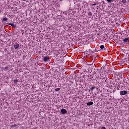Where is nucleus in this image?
I'll return each mask as SVG.
<instances>
[{"mask_svg": "<svg viewBox=\"0 0 129 129\" xmlns=\"http://www.w3.org/2000/svg\"><path fill=\"white\" fill-rule=\"evenodd\" d=\"M92 104H93V102H88L87 103V105H88V106H90V105H92Z\"/></svg>", "mask_w": 129, "mask_h": 129, "instance_id": "0eeeda50", "label": "nucleus"}, {"mask_svg": "<svg viewBox=\"0 0 129 129\" xmlns=\"http://www.w3.org/2000/svg\"><path fill=\"white\" fill-rule=\"evenodd\" d=\"M61 112L62 114H65L66 113H67V110H66V109H61Z\"/></svg>", "mask_w": 129, "mask_h": 129, "instance_id": "20e7f679", "label": "nucleus"}, {"mask_svg": "<svg viewBox=\"0 0 129 129\" xmlns=\"http://www.w3.org/2000/svg\"><path fill=\"white\" fill-rule=\"evenodd\" d=\"M108 4H110L112 2V0H107Z\"/></svg>", "mask_w": 129, "mask_h": 129, "instance_id": "ddd939ff", "label": "nucleus"}, {"mask_svg": "<svg viewBox=\"0 0 129 129\" xmlns=\"http://www.w3.org/2000/svg\"><path fill=\"white\" fill-rule=\"evenodd\" d=\"M122 4H125V3H126V0H122Z\"/></svg>", "mask_w": 129, "mask_h": 129, "instance_id": "4468645a", "label": "nucleus"}, {"mask_svg": "<svg viewBox=\"0 0 129 129\" xmlns=\"http://www.w3.org/2000/svg\"><path fill=\"white\" fill-rule=\"evenodd\" d=\"M59 90H60V88H57L54 89L55 91H59Z\"/></svg>", "mask_w": 129, "mask_h": 129, "instance_id": "f8f14e48", "label": "nucleus"}, {"mask_svg": "<svg viewBox=\"0 0 129 129\" xmlns=\"http://www.w3.org/2000/svg\"><path fill=\"white\" fill-rule=\"evenodd\" d=\"M3 21H4V22H5V21L8 22V18L5 17V18H3Z\"/></svg>", "mask_w": 129, "mask_h": 129, "instance_id": "1a4fd4ad", "label": "nucleus"}, {"mask_svg": "<svg viewBox=\"0 0 129 129\" xmlns=\"http://www.w3.org/2000/svg\"><path fill=\"white\" fill-rule=\"evenodd\" d=\"M93 64V62H90V63H89V65H92Z\"/></svg>", "mask_w": 129, "mask_h": 129, "instance_id": "aec40b11", "label": "nucleus"}, {"mask_svg": "<svg viewBox=\"0 0 129 129\" xmlns=\"http://www.w3.org/2000/svg\"><path fill=\"white\" fill-rule=\"evenodd\" d=\"M88 16H92V13L91 12H89L88 14Z\"/></svg>", "mask_w": 129, "mask_h": 129, "instance_id": "dca6fc26", "label": "nucleus"}, {"mask_svg": "<svg viewBox=\"0 0 129 129\" xmlns=\"http://www.w3.org/2000/svg\"><path fill=\"white\" fill-rule=\"evenodd\" d=\"M43 60L44 62H47L49 60V56L48 55L44 56V57L43 58Z\"/></svg>", "mask_w": 129, "mask_h": 129, "instance_id": "f03ea898", "label": "nucleus"}, {"mask_svg": "<svg viewBox=\"0 0 129 129\" xmlns=\"http://www.w3.org/2000/svg\"><path fill=\"white\" fill-rule=\"evenodd\" d=\"M100 49H104V45H101L100 46Z\"/></svg>", "mask_w": 129, "mask_h": 129, "instance_id": "9b49d317", "label": "nucleus"}, {"mask_svg": "<svg viewBox=\"0 0 129 129\" xmlns=\"http://www.w3.org/2000/svg\"><path fill=\"white\" fill-rule=\"evenodd\" d=\"M5 69H6V70H8L9 69V67H6Z\"/></svg>", "mask_w": 129, "mask_h": 129, "instance_id": "6ab92c4d", "label": "nucleus"}, {"mask_svg": "<svg viewBox=\"0 0 129 129\" xmlns=\"http://www.w3.org/2000/svg\"><path fill=\"white\" fill-rule=\"evenodd\" d=\"M112 70L113 69L112 68H110L108 70V73H112Z\"/></svg>", "mask_w": 129, "mask_h": 129, "instance_id": "6e6552de", "label": "nucleus"}, {"mask_svg": "<svg viewBox=\"0 0 129 129\" xmlns=\"http://www.w3.org/2000/svg\"><path fill=\"white\" fill-rule=\"evenodd\" d=\"M9 25L10 26H11L12 27V28H13L14 29H16V25L14 24H12V23H9Z\"/></svg>", "mask_w": 129, "mask_h": 129, "instance_id": "39448f33", "label": "nucleus"}, {"mask_svg": "<svg viewBox=\"0 0 129 129\" xmlns=\"http://www.w3.org/2000/svg\"><path fill=\"white\" fill-rule=\"evenodd\" d=\"M107 80H105V82H107Z\"/></svg>", "mask_w": 129, "mask_h": 129, "instance_id": "b1692460", "label": "nucleus"}, {"mask_svg": "<svg viewBox=\"0 0 129 129\" xmlns=\"http://www.w3.org/2000/svg\"><path fill=\"white\" fill-rule=\"evenodd\" d=\"M123 62L124 64H125V63H126V62H127V59L125 58L124 60H123Z\"/></svg>", "mask_w": 129, "mask_h": 129, "instance_id": "9d476101", "label": "nucleus"}, {"mask_svg": "<svg viewBox=\"0 0 129 129\" xmlns=\"http://www.w3.org/2000/svg\"><path fill=\"white\" fill-rule=\"evenodd\" d=\"M14 49H17L19 50V48L20 47V44L18 43H16L14 45Z\"/></svg>", "mask_w": 129, "mask_h": 129, "instance_id": "f257e3e1", "label": "nucleus"}, {"mask_svg": "<svg viewBox=\"0 0 129 129\" xmlns=\"http://www.w3.org/2000/svg\"><path fill=\"white\" fill-rule=\"evenodd\" d=\"M101 129H106L105 127L103 126V127H102Z\"/></svg>", "mask_w": 129, "mask_h": 129, "instance_id": "412c9836", "label": "nucleus"}, {"mask_svg": "<svg viewBox=\"0 0 129 129\" xmlns=\"http://www.w3.org/2000/svg\"><path fill=\"white\" fill-rule=\"evenodd\" d=\"M127 92H126V91H120V94L121 95H125L126 94H127Z\"/></svg>", "mask_w": 129, "mask_h": 129, "instance_id": "7ed1b4c3", "label": "nucleus"}, {"mask_svg": "<svg viewBox=\"0 0 129 129\" xmlns=\"http://www.w3.org/2000/svg\"><path fill=\"white\" fill-rule=\"evenodd\" d=\"M128 40H129L128 37L125 38L123 39V42H124V43H127V41H128Z\"/></svg>", "mask_w": 129, "mask_h": 129, "instance_id": "423d86ee", "label": "nucleus"}, {"mask_svg": "<svg viewBox=\"0 0 129 129\" xmlns=\"http://www.w3.org/2000/svg\"><path fill=\"white\" fill-rule=\"evenodd\" d=\"M22 1H23V2H26V1H27V0H22Z\"/></svg>", "mask_w": 129, "mask_h": 129, "instance_id": "5701e85b", "label": "nucleus"}, {"mask_svg": "<svg viewBox=\"0 0 129 129\" xmlns=\"http://www.w3.org/2000/svg\"><path fill=\"white\" fill-rule=\"evenodd\" d=\"M93 89H95V87H92L91 88V90H93Z\"/></svg>", "mask_w": 129, "mask_h": 129, "instance_id": "f3484780", "label": "nucleus"}, {"mask_svg": "<svg viewBox=\"0 0 129 129\" xmlns=\"http://www.w3.org/2000/svg\"><path fill=\"white\" fill-rule=\"evenodd\" d=\"M93 6H96V4H93L92 6L93 7Z\"/></svg>", "mask_w": 129, "mask_h": 129, "instance_id": "4be33fe9", "label": "nucleus"}, {"mask_svg": "<svg viewBox=\"0 0 129 129\" xmlns=\"http://www.w3.org/2000/svg\"><path fill=\"white\" fill-rule=\"evenodd\" d=\"M14 83H18V80H15L14 81Z\"/></svg>", "mask_w": 129, "mask_h": 129, "instance_id": "2eb2a0df", "label": "nucleus"}, {"mask_svg": "<svg viewBox=\"0 0 129 129\" xmlns=\"http://www.w3.org/2000/svg\"><path fill=\"white\" fill-rule=\"evenodd\" d=\"M12 127H16L17 126V124L12 125L11 126Z\"/></svg>", "mask_w": 129, "mask_h": 129, "instance_id": "a211bd4d", "label": "nucleus"}]
</instances>
